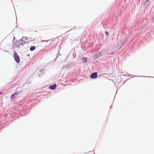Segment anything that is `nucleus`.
Wrapping results in <instances>:
<instances>
[{
    "label": "nucleus",
    "mask_w": 154,
    "mask_h": 154,
    "mask_svg": "<svg viewBox=\"0 0 154 154\" xmlns=\"http://www.w3.org/2000/svg\"><path fill=\"white\" fill-rule=\"evenodd\" d=\"M106 53V50L105 49L103 50L98 53L95 54L94 55V58H97L102 55Z\"/></svg>",
    "instance_id": "nucleus-1"
},
{
    "label": "nucleus",
    "mask_w": 154,
    "mask_h": 154,
    "mask_svg": "<svg viewBox=\"0 0 154 154\" xmlns=\"http://www.w3.org/2000/svg\"><path fill=\"white\" fill-rule=\"evenodd\" d=\"M115 48L112 46H110L108 51V54H113Z\"/></svg>",
    "instance_id": "nucleus-2"
},
{
    "label": "nucleus",
    "mask_w": 154,
    "mask_h": 154,
    "mask_svg": "<svg viewBox=\"0 0 154 154\" xmlns=\"http://www.w3.org/2000/svg\"><path fill=\"white\" fill-rule=\"evenodd\" d=\"M14 57L16 62L17 63H19L20 62V58L18 54L16 53H14Z\"/></svg>",
    "instance_id": "nucleus-3"
},
{
    "label": "nucleus",
    "mask_w": 154,
    "mask_h": 154,
    "mask_svg": "<svg viewBox=\"0 0 154 154\" xmlns=\"http://www.w3.org/2000/svg\"><path fill=\"white\" fill-rule=\"evenodd\" d=\"M20 94V92H16L13 94L11 95V99L12 100H14V99L16 97H17V96Z\"/></svg>",
    "instance_id": "nucleus-4"
},
{
    "label": "nucleus",
    "mask_w": 154,
    "mask_h": 154,
    "mask_svg": "<svg viewBox=\"0 0 154 154\" xmlns=\"http://www.w3.org/2000/svg\"><path fill=\"white\" fill-rule=\"evenodd\" d=\"M28 40L29 38H28L25 37H23L22 39L19 40V41H18V42H19L20 41H23L24 43H27Z\"/></svg>",
    "instance_id": "nucleus-5"
},
{
    "label": "nucleus",
    "mask_w": 154,
    "mask_h": 154,
    "mask_svg": "<svg viewBox=\"0 0 154 154\" xmlns=\"http://www.w3.org/2000/svg\"><path fill=\"white\" fill-rule=\"evenodd\" d=\"M97 77V73L96 72H94L91 74L90 77L91 79H94Z\"/></svg>",
    "instance_id": "nucleus-6"
},
{
    "label": "nucleus",
    "mask_w": 154,
    "mask_h": 154,
    "mask_svg": "<svg viewBox=\"0 0 154 154\" xmlns=\"http://www.w3.org/2000/svg\"><path fill=\"white\" fill-rule=\"evenodd\" d=\"M57 87V85L55 84L53 85H50L49 86V88L51 90L55 89Z\"/></svg>",
    "instance_id": "nucleus-7"
},
{
    "label": "nucleus",
    "mask_w": 154,
    "mask_h": 154,
    "mask_svg": "<svg viewBox=\"0 0 154 154\" xmlns=\"http://www.w3.org/2000/svg\"><path fill=\"white\" fill-rule=\"evenodd\" d=\"M81 61L82 63H86L87 62V58L85 57L83 58H82Z\"/></svg>",
    "instance_id": "nucleus-8"
},
{
    "label": "nucleus",
    "mask_w": 154,
    "mask_h": 154,
    "mask_svg": "<svg viewBox=\"0 0 154 154\" xmlns=\"http://www.w3.org/2000/svg\"><path fill=\"white\" fill-rule=\"evenodd\" d=\"M36 48V47L35 46H31L30 48V50L31 51H33Z\"/></svg>",
    "instance_id": "nucleus-9"
},
{
    "label": "nucleus",
    "mask_w": 154,
    "mask_h": 154,
    "mask_svg": "<svg viewBox=\"0 0 154 154\" xmlns=\"http://www.w3.org/2000/svg\"><path fill=\"white\" fill-rule=\"evenodd\" d=\"M29 38V40L28 41V42H29L34 41V39H35V38L32 39L30 38Z\"/></svg>",
    "instance_id": "nucleus-10"
},
{
    "label": "nucleus",
    "mask_w": 154,
    "mask_h": 154,
    "mask_svg": "<svg viewBox=\"0 0 154 154\" xmlns=\"http://www.w3.org/2000/svg\"><path fill=\"white\" fill-rule=\"evenodd\" d=\"M148 0H145L144 3L146 5H148L149 4V3H148Z\"/></svg>",
    "instance_id": "nucleus-11"
},
{
    "label": "nucleus",
    "mask_w": 154,
    "mask_h": 154,
    "mask_svg": "<svg viewBox=\"0 0 154 154\" xmlns=\"http://www.w3.org/2000/svg\"><path fill=\"white\" fill-rule=\"evenodd\" d=\"M19 40H17L16 42V44H17L18 45H21L20 42L21 41H20L19 42H18V41H19Z\"/></svg>",
    "instance_id": "nucleus-12"
},
{
    "label": "nucleus",
    "mask_w": 154,
    "mask_h": 154,
    "mask_svg": "<svg viewBox=\"0 0 154 154\" xmlns=\"http://www.w3.org/2000/svg\"><path fill=\"white\" fill-rule=\"evenodd\" d=\"M140 77H148V78H154V77H151V76H140Z\"/></svg>",
    "instance_id": "nucleus-13"
},
{
    "label": "nucleus",
    "mask_w": 154,
    "mask_h": 154,
    "mask_svg": "<svg viewBox=\"0 0 154 154\" xmlns=\"http://www.w3.org/2000/svg\"><path fill=\"white\" fill-rule=\"evenodd\" d=\"M105 33L107 35H108V34H109L108 32H107V31H105Z\"/></svg>",
    "instance_id": "nucleus-14"
},
{
    "label": "nucleus",
    "mask_w": 154,
    "mask_h": 154,
    "mask_svg": "<svg viewBox=\"0 0 154 154\" xmlns=\"http://www.w3.org/2000/svg\"><path fill=\"white\" fill-rule=\"evenodd\" d=\"M45 40H42V42H45Z\"/></svg>",
    "instance_id": "nucleus-15"
},
{
    "label": "nucleus",
    "mask_w": 154,
    "mask_h": 154,
    "mask_svg": "<svg viewBox=\"0 0 154 154\" xmlns=\"http://www.w3.org/2000/svg\"><path fill=\"white\" fill-rule=\"evenodd\" d=\"M152 20H154V16L152 18Z\"/></svg>",
    "instance_id": "nucleus-16"
},
{
    "label": "nucleus",
    "mask_w": 154,
    "mask_h": 154,
    "mask_svg": "<svg viewBox=\"0 0 154 154\" xmlns=\"http://www.w3.org/2000/svg\"><path fill=\"white\" fill-rule=\"evenodd\" d=\"M15 37L14 36V39H15Z\"/></svg>",
    "instance_id": "nucleus-17"
}]
</instances>
